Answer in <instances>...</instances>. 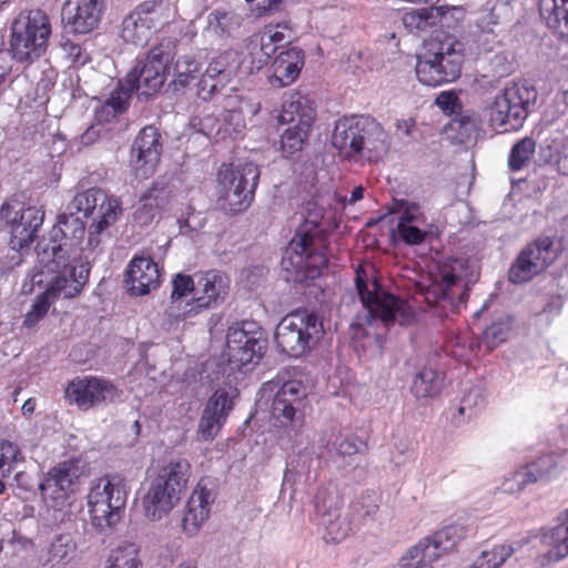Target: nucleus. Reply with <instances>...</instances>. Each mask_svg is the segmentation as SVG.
Listing matches in <instances>:
<instances>
[{"label": "nucleus", "instance_id": "22", "mask_svg": "<svg viewBox=\"0 0 568 568\" xmlns=\"http://www.w3.org/2000/svg\"><path fill=\"white\" fill-rule=\"evenodd\" d=\"M161 134L158 129L144 126L131 146L130 164L140 179H148L155 172L162 152Z\"/></svg>", "mask_w": 568, "mask_h": 568}, {"label": "nucleus", "instance_id": "25", "mask_svg": "<svg viewBox=\"0 0 568 568\" xmlns=\"http://www.w3.org/2000/svg\"><path fill=\"white\" fill-rule=\"evenodd\" d=\"M357 159L378 161L383 159L389 148L390 140L382 124L369 115H358L357 119Z\"/></svg>", "mask_w": 568, "mask_h": 568}, {"label": "nucleus", "instance_id": "46", "mask_svg": "<svg viewBox=\"0 0 568 568\" xmlns=\"http://www.w3.org/2000/svg\"><path fill=\"white\" fill-rule=\"evenodd\" d=\"M536 150V142L532 138L526 136L514 144L508 156V166L513 172L524 169Z\"/></svg>", "mask_w": 568, "mask_h": 568}, {"label": "nucleus", "instance_id": "42", "mask_svg": "<svg viewBox=\"0 0 568 568\" xmlns=\"http://www.w3.org/2000/svg\"><path fill=\"white\" fill-rule=\"evenodd\" d=\"M237 53L234 51H225L214 58L207 65L205 72L207 77H212L214 80L220 78L217 82L220 84L230 80L236 70Z\"/></svg>", "mask_w": 568, "mask_h": 568}, {"label": "nucleus", "instance_id": "52", "mask_svg": "<svg viewBox=\"0 0 568 568\" xmlns=\"http://www.w3.org/2000/svg\"><path fill=\"white\" fill-rule=\"evenodd\" d=\"M510 331V323L507 320H498L493 322L483 332L481 342L489 349L496 348L500 343L505 342Z\"/></svg>", "mask_w": 568, "mask_h": 568}, {"label": "nucleus", "instance_id": "10", "mask_svg": "<svg viewBox=\"0 0 568 568\" xmlns=\"http://www.w3.org/2000/svg\"><path fill=\"white\" fill-rule=\"evenodd\" d=\"M258 179V166L252 162L223 164L217 172L219 207L227 215L247 210L254 200Z\"/></svg>", "mask_w": 568, "mask_h": 568}, {"label": "nucleus", "instance_id": "35", "mask_svg": "<svg viewBox=\"0 0 568 568\" xmlns=\"http://www.w3.org/2000/svg\"><path fill=\"white\" fill-rule=\"evenodd\" d=\"M544 548L542 556L547 562L558 561L568 556V519L551 529L545 530L539 537Z\"/></svg>", "mask_w": 568, "mask_h": 568}, {"label": "nucleus", "instance_id": "2", "mask_svg": "<svg viewBox=\"0 0 568 568\" xmlns=\"http://www.w3.org/2000/svg\"><path fill=\"white\" fill-rule=\"evenodd\" d=\"M122 213L121 202L118 197L106 194L99 187H90L77 193L67 205L65 211L59 215V227L53 230L58 243L65 244L69 256L70 246L82 243L87 230L85 220L91 219L88 226L87 250L100 251L108 229L113 225ZM78 260V257L74 255Z\"/></svg>", "mask_w": 568, "mask_h": 568}, {"label": "nucleus", "instance_id": "29", "mask_svg": "<svg viewBox=\"0 0 568 568\" xmlns=\"http://www.w3.org/2000/svg\"><path fill=\"white\" fill-rule=\"evenodd\" d=\"M160 270L150 256H135L125 272V284L132 295H145L160 285Z\"/></svg>", "mask_w": 568, "mask_h": 568}, {"label": "nucleus", "instance_id": "11", "mask_svg": "<svg viewBox=\"0 0 568 568\" xmlns=\"http://www.w3.org/2000/svg\"><path fill=\"white\" fill-rule=\"evenodd\" d=\"M51 34L49 17L40 9L21 12L11 24L12 59L31 63L45 53Z\"/></svg>", "mask_w": 568, "mask_h": 568}, {"label": "nucleus", "instance_id": "62", "mask_svg": "<svg viewBox=\"0 0 568 568\" xmlns=\"http://www.w3.org/2000/svg\"><path fill=\"white\" fill-rule=\"evenodd\" d=\"M197 77L174 74V79L170 83V88L176 94H184L187 90L194 87Z\"/></svg>", "mask_w": 568, "mask_h": 568}, {"label": "nucleus", "instance_id": "36", "mask_svg": "<svg viewBox=\"0 0 568 568\" xmlns=\"http://www.w3.org/2000/svg\"><path fill=\"white\" fill-rule=\"evenodd\" d=\"M168 204V193L162 187L149 189L140 199L133 219L140 225H149Z\"/></svg>", "mask_w": 568, "mask_h": 568}, {"label": "nucleus", "instance_id": "18", "mask_svg": "<svg viewBox=\"0 0 568 568\" xmlns=\"http://www.w3.org/2000/svg\"><path fill=\"white\" fill-rule=\"evenodd\" d=\"M342 505V499L334 490L320 488L315 495L316 523L323 527V538L327 542H339L353 530V518L341 514Z\"/></svg>", "mask_w": 568, "mask_h": 568}, {"label": "nucleus", "instance_id": "17", "mask_svg": "<svg viewBox=\"0 0 568 568\" xmlns=\"http://www.w3.org/2000/svg\"><path fill=\"white\" fill-rule=\"evenodd\" d=\"M556 258L554 240L539 236L518 253L508 271V280L514 284L526 283L542 273Z\"/></svg>", "mask_w": 568, "mask_h": 568}, {"label": "nucleus", "instance_id": "53", "mask_svg": "<svg viewBox=\"0 0 568 568\" xmlns=\"http://www.w3.org/2000/svg\"><path fill=\"white\" fill-rule=\"evenodd\" d=\"M477 129V118L469 112H463L456 115L448 124V130L457 132L456 139L464 142Z\"/></svg>", "mask_w": 568, "mask_h": 568}, {"label": "nucleus", "instance_id": "26", "mask_svg": "<svg viewBox=\"0 0 568 568\" xmlns=\"http://www.w3.org/2000/svg\"><path fill=\"white\" fill-rule=\"evenodd\" d=\"M216 493L209 478H201L190 496L182 520L183 531L195 536L210 515V506L214 503Z\"/></svg>", "mask_w": 568, "mask_h": 568}, {"label": "nucleus", "instance_id": "21", "mask_svg": "<svg viewBox=\"0 0 568 568\" xmlns=\"http://www.w3.org/2000/svg\"><path fill=\"white\" fill-rule=\"evenodd\" d=\"M119 395V389L110 381L93 376L75 378L65 388V397L84 410L114 402Z\"/></svg>", "mask_w": 568, "mask_h": 568}, {"label": "nucleus", "instance_id": "47", "mask_svg": "<svg viewBox=\"0 0 568 568\" xmlns=\"http://www.w3.org/2000/svg\"><path fill=\"white\" fill-rule=\"evenodd\" d=\"M513 554L511 545H497L490 550L481 551L470 568H500Z\"/></svg>", "mask_w": 568, "mask_h": 568}, {"label": "nucleus", "instance_id": "51", "mask_svg": "<svg viewBox=\"0 0 568 568\" xmlns=\"http://www.w3.org/2000/svg\"><path fill=\"white\" fill-rule=\"evenodd\" d=\"M23 460L22 453L14 443L0 442V473L2 477H8L14 465Z\"/></svg>", "mask_w": 568, "mask_h": 568}, {"label": "nucleus", "instance_id": "13", "mask_svg": "<svg viewBox=\"0 0 568 568\" xmlns=\"http://www.w3.org/2000/svg\"><path fill=\"white\" fill-rule=\"evenodd\" d=\"M324 332L323 321L316 313L296 311L281 320L274 338L282 353L300 357L318 344Z\"/></svg>", "mask_w": 568, "mask_h": 568}, {"label": "nucleus", "instance_id": "44", "mask_svg": "<svg viewBox=\"0 0 568 568\" xmlns=\"http://www.w3.org/2000/svg\"><path fill=\"white\" fill-rule=\"evenodd\" d=\"M382 503V497L376 491H366L351 505L353 521L359 523L376 515Z\"/></svg>", "mask_w": 568, "mask_h": 568}, {"label": "nucleus", "instance_id": "58", "mask_svg": "<svg viewBox=\"0 0 568 568\" xmlns=\"http://www.w3.org/2000/svg\"><path fill=\"white\" fill-rule=\"evenodd\" d=\"M333 449L339 456H353L362 450L363 442L353 436L335 435L332 442Z\"/></svg>", "mask_w": 568, "mask_h": 568}, {"label": "nucleus", "instance_id": "31", "mask_svg": "<svg viewBox=\"0 0 568 568\" xmlns=\"http://www.w3.org/2000/svg\"><path fill=\"white\" fill-rule=\"evenodd\" d=\"M457 13H460V10L456 7H423L404 13L403 23L410 32L425 31L437 24L450 28L459 19L456 17Z\"/></svg>", "mask_w": 568, "mask_h": 568}, {"label": "nucleus", "instance_id": "24", "mask_svg": "<svg viewBox=\"0 0 568 568\" xmlns=\"http://www.w3.org/2000/svg\"><path fill=\"white\" fill-rule=\"evenodd\" d=\"M82 474L83 466L80 460H63L47 473L39 488L44 497L63 501L74 493Z\"/></svg>", "mask_w": 568, "mask_h": 568}, {"label": "nucleus", "instance_id": "30", "mask_svg": "<svg viewBox=\"0 0 568 568\" xmlns=\"http://www.w3.org/2000/svg\"><path fill=\"white\" fill-rule=\"evenodd\" d=\"M466 535L460 525H449L433 536L422 539L409 549L413 557L422 555V560H437L443 554L452 550Z\"/></svg>", "mask_w": 568, "mask_h": 568}, {"label": "nucleus", "instance_id": "15", "mask_svg": "<svg viewBox=\"0 0 568 568\" xmlns=\"http://www.w3.org/2000/svg\"><path fill=\"white\" fill-rule=\"evenodd\" d=\"M267 386L273 392L275 388L273 402L271 405V419L275 427L291 428L296 432L303 424L304 400L306 398V387L298 379L287 382L272 381Z\"/></svg>", "mask_w": 568, "mask_h": 568}, {"label": "nucleus", "instance_id": "54", "mask_svg": "<svg viewBox=\"0 0 568 568\" xmlns=\"http://www.w3.org/2000/svg\"><path fill=\"white\" fill-rule=\"evenodd\" d=\"M524 466L517 468L515 471L505 476L499 489L508 495L521 493L527 485L532 484L530 478L526 476Z\"/></svg>", "mask_w": 568, "mask_h": 568}, {"label": "nucleus", "instance_id": "12", "mask_svg": "<svg viewBox=\"0 0 568 568\" xmlns=\"http://www.w3.org/2000/svg\"><path fill=\"white\" fill-rule=\"evenodd\" d=\"M87 498L92 525L101 531L112 528L125 511V480L118 475L102 476L91 483Z\"/></svg>", "mask_w": 568, "mask_h": 568}, {"label": "nucleus", "instance_id": "28", "mask_svg": "<svg viewBox=\"0 0 568 568\" xmlns=\"http://www.w3.org/2000/svg\"><path fill=\"white\" fill-rule=\"evenodd\" d=\"M398 206L400 215L396 229L393 231V236L406 245L422 244L429 232L427 229L428 224L419 206L416 203L406 201H400Z\"/></svg>", "mask_w": 568, "mask_h": 568}, {"label": "nucleus", "instance_id": "5", "mask_svg": "<svg viewBox=\"0 0 568 568\" xmlns=\"http://www.w3.org/2000/svg\"><path fill=\"white\" fill-rule=\"evenodd\" d=\"M463 62L464 44L454 36L435 31L417 55L416 77L428 87L453 82L459 78Z\"/></svg>", "mask_w": 568, "mask_h": 568}, {"label": "nucleus", "instance_id": "20", "mask_svg": "<svg viewBox=\"0 0 568 568\" xmlns=\"http://www.w3.org/2000/svg\"><path fill=\"white\" fill-rule=\"evenodd\" d=\"M0 214L7 221L11 246L20 250L33 242L44 217L43 212L36 206L13 210L9 204L1 206Z\"/></svg>", "mask_w": 568, "mask_h": 568}, {"label": "nucleus", "instance_id": "23", "mask_svg": "<svg viewBox=\"0 0 568 568\" xmlns=\"http://www.w3.org/2000/svg\"><path fill=\"white\" fill-rule=\"evenodd\" d=\"M234 387L219 388L209 398L197 426V435L203 440H212L225 423L237 397Z\"/></svg>", "mask_w": 568, "mask_h": 568}, {"label": "nucleus", "instance_id": "3", "mask_svg": "<svg viewBox=\"0 0 568 568\" xmlns=\"http://www.w3.org/2000/svg\"><path fill=\"white\" fill-rule=\"evenodd\" d=\"M327 224L324 209L316 202L306 204L303 222L295 230L282 257V268L294 282L313 280L321 275L328 263Z\"/></svg>", "mask_w": 568, "mask_h": 568}, {"label": "nucleus", "instance_id": "32", "mask_svg": "<svg viewBox=\"0 0 568 568\" xmlns=\"http://www.w3.org/2000/svg\"><path fill=\"white\" fill-rule=\"evenodd\" d=\"M304 59V52L298 48H291L280 52L268 70V82L277 88L292 84L301 73Z\"/></svg>", "mask_w": 568, "mask_h": 568}, {"label": "nucleus", "instance_id": "19", "mask_svg": "<svg viewBox=\"0 0 568 568\" xmlns=\"http://www.w3.org/2000/svg\"><path fill=\"white\" fill-rule=\"evenodd\" d=\"M254 323H243L242 326H232L226 335L227 361L241 368L251 363H257L266 349L267 341L261 329H247Z\"/></svg>", "mask_w": 568, "mask_h": 568}, {"label": "nucleus", "instance_id": "39", "mask_svg": "<svg viewBox=\"0 0 568 568\" xmlns=\"http://www.w3.org/2000/svg\"><path fill=\"white\" fill-rule=\"evenodd\" d=\"M443 386V377L432 367H424L413 378L410 390L418 399L437 396Z\"/></svg>", "mask_w": 568, "mask_h": 568}, {"label": "nucleus", "instance_id": "1", "mask_svg": "<svg viewBox=\"0 0 568 568\" xmlns=\"http://www.w3.org/2000/svg\"><path fill=\"white\" fill-rule=\"evenodd\" d=\"M36 250L39 270L32 273L30 283H23V292L30 293L34 286H41L45 272L55 275L49 280L47 290L37 297L26 314L23 326L28 328L36 326L47 315L52 301L78 295L90 274L88 263L70 257L65 244L43 239L37 244Z\"/></svg>", "mask_w": 568, "mask_h": 568}, {"label": "nucleus", "instance_id": "34", "mask_svg": "<svg viewBox=\"0 0 568 568\" xmlns=\"http://www.w3.org/2000/svg\"><path fill=\"white\" fill-rule=\"evenodd\" d=\"M357 119L358 115L344 116L336 121L332 134V145L346 159H357Z\"/></svg>", "mask_w": 568, "mask_h": 568}, {"label": "nucleus", "instance_id": "49", "mask_svg": "<svg viewBox=\"0 0 568 568\" xmlns=\"http://www.w3.org/2000/svg\"><path fill=\"white\" fill-rule=\"evenodd\" d=\"M110 562L119 568H142L138 546L131 542L115 548L110 555Z\"/></svg>", "mask_w": 568, "mask_h": 568}, {"label": "nucleus", "instance_id": "38", "mask_svg": "<svg viewBox=\"0 0 568 568\" xmlns=\"http://www.w3.org/2000/svg\"><path fill=\"white\" fill-rule=\"evenodd\" d=\"M539 11L549 29L568 37V0H539Z\"/></svg>", "mask_w": 568, "mask_h": 568}, {"label": "nucleus", "instance_id": "63", "mask_svg": "<svg viewBox=\"0 0 568 568\" xmlns=\"http://www.w3.org/2000/svg\"><path fill=\"white\" fill-rule=\"evenodd\" d=\"M101 129L98 125L89 126L80 136V143L84 146L93 144L100 138Z\"/></svg>", "mask_w": 568, "mask_h": 568}, {"label": "nucleus", "instance_id": "57", "mask_svg": "<svg viewBox=\"0 0 568 568\" xmlns=\"http://www.w3.org/2000/svg\"><path fill=\"white\" fill-rule=\"evenodd\" d=\"M235 16L230 11L215 10L207 16V30L217 36L229 32Z\"/></svg>", "mask_w": 568, "mask_h": 568}, {"label": "nucleus", "instance_id": "40", "mask_svg": "<svg viewBox=\"0 0 568 568\" xmlns=\"http://www.w3.org/2000/svg\"><path fill=\"white\" fill-rule=\"evenodd\" d=\"M498 23L497 17L493 11H484L478 20V27L481 29L477 37V44L479 51L484 54H489L500 47L497 36L494 33L491 26Z\"/></svg>", "mask_w": 568, "mask_h": 568}, {"label": "nucleus", "instance_id": "7", "mask_svg": "<svg viewBox=\"0 0 568 568\" xmlns=\"http://www.w3.org/2000/svg\"><path fill=\"white\" fill-rule=\"evenodd\" d=\"M429 281L427 286H420V294L438 316L446 317L466 303L469 280L462 258L439 263L436 271L429 274Z\"/></svg>", "mask_w": 568, "mask_h": 568}, {"label": "nucleus", "instance_id": "41", "mask_svg": "<svg viewBox=\"0 0 568 568\" xmlns=\"http://www.w3.org/2000/svg\"><path fill=\"white\" fill-rule=\"evenodd\" d=\"M242 101L237 94L227 95L224 99L223 123L230 133H240L245 128V119L242 111Z\"/></svg>", "mask_w": 568, "mask_h": 568}, {"label": "nucleus", "instance_id": "27", "mask_svg": "<svg viewBox=\"0 0 568 568\" xmlns=\"http://www.w3.org/2000/svg\"><path fill=\"white\" fill-rule=\"evenodd\" d=\"M230 288V278L217 270L196 274V297L193 298L191 311L213 308L221 304Z\"/></svg>", "mask_w": 568, "mask_h": 568}, {"label": "nucleus", "instance_id": "6", "mask_svg": "<svg viewBox=\"0 0 568 568\" xmlns=\"http://www.w3.org/2000/svg\"><path fill=\"white\" fill-rule=\"evenodd\" d=\"M355 285L365 308L363 322L353 325L354 337L364 326H372L374 322H381L385 325L389 323H398L399 325H408L415 318L413 307L404 300L386 292L379 282L369 278L366 271L358 266L356 270Z\"/></svg>", "mask_w": 568, "mask_h": 568}, {"label": "nucleus", "instance_id": "50", "mask_svg": "<svg viewBox=\"0 0 568 568\" xmlns=\"http://www.w3.org/2000/svg\"><path fill=\"white\" fill-rule=\"evenodd\" d=\"M292 29L287 21L277 23L275 27L270 26L266 28L264 34L260 38L274 53L283 42H290L292 37Z\"/></svg>", "mask_w": 568, "mask_h": 568}, {"label": "nucleus", "instance_id": "60", "mask_svg": "<svg viewBox=\"0 0 568 568\" xmlns=\"http://www.w3.org/2000/svg\"><path fill=\"white\" fill-rule=\"evenodd\" d=\"M220 83L217 80H214L212 77H207V73L204 74L194 83L195 87V95L199 97L203 101H209L214 98L215 93L219 91Z\"/></svg>", "mask_w": 568, "mask_h": 568}, {"label": "nucleus", "instance_id": "4", "mask_svg": "<svg viewBox=\"0 0 568 568\" xmlns=\"http://www.w3.org/2000/svg\"><path fill=\"white\" fill-rule=\"evenodd\" d=\"M174 55L175 45L166 39L151 48L145 57L136 59L134 68L125 78V85L112 91L97 110V119L109 122L118 113H122L128 108L133 91H136L140 99L145 100L158 94L166 81L168 67Z\"/></svg>", "mask_w": 568, "mask_h": 568}, {"label": "nucleus", "instance_id": "16", "mask_svg": "<svg viewBox=\"0 0 568 568\" xmlns=\"http://www.w3.org/2000/svg\"><path fill=\"white\" fill-rule=\"evenodd\" d=\"M314 120L315 110L303 97L283 103L278 121L291 124L281 136V149L286 156L302 150Z\"/></svg>", "mask_w": 568, "mask_h": 568}, {"label": "nucleus", "instance_id": "61", "mask_svg": "<svg viewBox=\"0 0 568 568\" xmlns=\"http://www.w3.org/2000/svg\"><path fill=\"white\" fill-rule=\"evenodd\" d=\"M199 72V63L191 55H182L176 59L174 65V74L197 77Z\"/></svg>", "mask_w": 568, "mask_h": 568}, {"label": "nucleus", "instance_id": "37", "mask_svg": "<svg viewBox=\"0 0 568 568\" xmlns=\"http://www.w3.org/2000/svg\"><path fill=\"white\" fill-rule=\"evenodd\" d=\"M561 458L554 453L537 456L524 465L526 476L532 484L546 483L557 477L561 470Z\"/></svg>", "mask_w": 568, "mask_h": 568}, {"label": "nucleus", "instance_id": "45", "mask_svg": "<svg viewBox=\"0 0 568 568\" xmlns=\"http://www.w3.org/2000/svg\"><path fill=\"white\" fill-rule=\"evenodd\" d=\"M247 55L242 61L251 73L260 71L267 64L274 52L264 43L263 40L252 39L247 44Z\"/></svg>", "mask_w": 568, "mask_h": 568}, {"label": "nucleus", "instance_id": "14", "mask_svg": "<svg viewBox=\"0 0 568 568\" xmlns=\"http://www.w3.org/2000/svg\"><path fill=\"white\" fill-rule=\"evenodd\" d=\"M169 3L146 0L138 4L122 21L120 36L125 43L144 45L153 32L169 19Z\"/></svg>", "mask_w": 568, "mask_h": 568}, {"label": "nucleus", "instance_id": "9", "mask_svg": "<svg viewBox=\"0 0 568 568\" xmlns=\"http://www.w3.org/2000/svg\"><path fill=\"white\" fill-rule=\"evenodd\" d=\"M536 88L527 82L507 84L485 108L490 128L499 132L519 130L537 102Z\"/></svg>", "mask_w": 568, "mask_h": 568}, {"label": "nucleus", "instance_id": "8", "mask_svg": "<svg viewBox=\"0 0 568 568\" xmlns=\"http://www.w3.org/2000/svg\"><path fill=\"white\" fill-rule=\"evenodd\" d=\"M190 476L191 464L187 459H172L164 465L142 499L145 516L150 520L166 516L185 494Z\"/></svg>", "mask_w": 568, "mask_h": 568}, {"label": "nucleus", "instance_id": "56", "mask_svg": "<svg viewBox=\"0 0 568 568\" xmlns=\"http://www.w3.org/2000/svg\"><path fill=\"white\" fill-rule=\"evenodd\" d=\"M189 293H193L194 297H196V276L192 277L186 274H176L172 280V301L176 302Z\"/></svg>", "mask_w": 568, "mask_h": 568}, {"label": "nucleus", "instance_id": "59", "mask_svg": "<svg viewBox=\"0 0 568 568\" xmlns=\"http://www.w3.org/2000/svg\"><path fill=\"white\" fill-rule=\"evenodd\" d=\"M62 49L65 53L67 60L70 62V65L73 68L83 67L85 63L90 61V55L83 48L74 42L65 41L62 44Z\"/></svg>", "mask_w": 568, "mask_h": 568}, {"label": "nucleus", "instance_id": "64", "mask_svg": "<svg viewBox=\"0 0 568 568\" xmlns=\"http://www.w3.org/2000/svg\"><path fill=\"white\" fill-rule=\"evenodd\" d=\"M501 77H495L494 73L487 72L477 78V83L480 88H495Z\"/></svg>", "mask_w": 568, "mask_h": 568}, {"label": "nucleus", "instance_id": "55", "mask_svg": "<svg viewBox=\"0 0 568 568\" xmlns=\"http://www.w3.org/2000/svg\"><path fill=\"white\" fill-rule=\"evenodd\" d=\"M484 60L488 64V71L494 73L495 77L504 78L513 70V63L509 61L508 55L501 50L485 54Z\"/></svg>", "mask_w": 568, "mask_h": 568}, {"label": "nucleus", "instance_id": "43", "mask_svg": "<svg viewBox=\"0 0 568 568\" xmlns=\"http://www.w3.org/2000/svg\"><path fill=\"white\" fill-rule=\"evenodd\" d=\"M485 398L478 386L465 390L457 408V415L454 416L456 424L464 423L477 414L484 406Z\"/></svg>", "mask_w": 568, "mask_h": 568}, {"label": "nucleus", "instance_id": "33", "mask_svg": "<svg viewBox=\"0 0 568 568\" xmlns=\"http://www.w3.org/2000/svg\"><path fill=\"white\" fill-rule=\"evenodd\" d=\"M103 10L104 0H78L68 12L67 24L73 33L87 34L99 26Z\"/></svg>", "mask_w": 568, "mask_h": 568}, {"label": "nucleus", "instance_id": "48", "mask_svg": "<svg viewBox=\"0 0 568 568\" xmlns=\"http://www.w3.org/2000/svg\"><path fill=\"white\" fill-rule=\"evenodd\" d=\"M75 551V544L69 534L58 535L48 549V561L60 564L69 561Z\"/></svg>", "mask_w": 568, "mask_h": 568}]
</instances>
